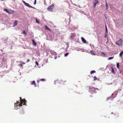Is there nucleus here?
<instances>
[{"instance_id":"f257e3e1","label":"nucleus","mask_w":123,"mask_h":123,"mask_svg":"<svg viewBox=\"0 0 123 123\" xmlns=\"http://www.w3.org/2000/svg\"><path fill=\"white\" fill-rule=\"evenodd\" d=\"M89 92L92 93L95 92L96 90L97 89V88H95L91 86H89Z\"/></svg>"},{"instance_id":"f03ea898","label":"nucleus","mask_w":123,"mask_h":123,"mask_svg":"<svg viewBox=\"0 0 123 123\" xmlns=\"http://www.w3.org/2000/svg\"><path fill=\"white\" fill-rule=\"evenodd\" d=\"M54 7V4L51 5L49 6L47 8V9L49 11H52L53 8Z\"/></svg>"},{"instance_id":"7ed1b4c3","label":"nucleus","mask_w":123,"mask_h":123,"mask_svg":"<svg viewBox=\"0 0 123 123\" xmlns=\"http://www.w3.org/2000/svg\"><path fill=\"white\" fill-rule=\"evenodd\" d=\"M122 42L123 41L121 39H120L118 41L116 42L115 44L117 45H121Z\"/></svg>"},{"instance_id":"20e7f679","label":"nucleus","mask_w":123,"mask_h":123,"mask_svg":"<svg viewBox=\"0 0 123 123\" xmlns=\"http://www.w3.org/2000/svg\"><path fill=\"white\" fill-rule=\"evenodd\" d=\"M20 101L21 102V104H23V105H25L26 104V101L25 99H22L21 97L20 98Z\"/></svg>"},{"instance_id":"39448f33","label":"nucleus","mask_w":123,"mask_h":123,"mask_svg":"<svg viewBox=\"0 0 123 123\" xmlns=\"http://www.w3.org/2000/svg\"><path fill=\"white\" fill-rule=\"evenodd\" d=\"M23 3L25 5V6H26L28 7L31 8H34V7H33L30 5L28 3H26L25 1L23 0Z\"/></svg>"},{"instance_id":"423d86ee","label":"nucleus","mask_w":123,"mask_h":123,"mask_svg":"<svg viewBox=\"0 0 123 123\" xmlns=\"http://www.w3.org/2000/svg\"><path fill=\"white\" fill-rule=\"evenodd\" d=\"M22 104H21V102H19L17 101V102L14 105L15 107L18 106H22Z\"/></svg>"},{"instance_id":"0eeeda50","label":"nucleus","mask_w":123,"mask_h":123,"mask_svg":"<svg viewBox=\"0 0 123 123\" xmlns=\"http://www.w3.org/2000/svg\"><path fill=\"white\" fill-rule=\"evenodd\" d=\"M95 3H94V6H93L94 7H95L96 6V4L98 3V2H99V1L98 0H95Z\"/></svg>"},{"instance_id":"6e6552de","label":"nucleus","mask_w":123,"mask_h":123,"mask_svg":"<svg viewBox=\"0 0 123 123\" xmlns=\"http://www.w3.org/2000/svg\"><path fill=\"white\" fill-rule=\"evenodd\" d=\"M81 40H82V41L85 43H86V41L85 39L84 38L82 37H81Z\"/></svg>"},{"instance_id":"1a4fd4ad","label":"nucleus","mask_w":123,"mask_h":123,"mask_svg":"<svg viewBox=\"0 0 123 123\" xmlns=\"http://www.w3.org/2000/svg\"><path fill=\"white\" fill-rule=\"evenodd\" d=\"M31 85H33L34 86L36 87L37 86V84L35 83V81H33L32 82V83H31Z\"/></svg>"},{"instance_id":"9d476101","label":"nucleus","mask_w":123,"mask_h":123,"mask_svg":"<svg viewBox=\"0 0 123 123\" xmlns=\"http://www.w3.org/2000/svg\"><path fill=\"white\" fill-rule=\"evenodd\" d=\"M43 81V82H44L46 81V79H43V78L40 79L39 81H37V83H38L39 82V81Z\"/></svg>"},{"instance_id":"9b49d317","label":"nucleus","mask_w":123,"mask_h":123,"mask_svg":"<svg viewBox=\"0 0 123 123\" xmlns=\"http://www.w3.org/2000/svg\"><path fill=\"white\" fill-rule=\"evenodd\" d=\"M32 41L33 42L32 44L33 45L35 46H36L37 45V43L36 42H35L34 40L33 39L32 40Z\"/></svg>"},{"instance_id":"f8f14e48","label":"nucleus","mask_w":123,"mask_h":123,"mask_svg":"<svg viewBox=\"0 0 123 123\" xmlns=\"http://www.w3.org/2000/svg\"><path fill=\"white\" fill-rule=\"evenodd\" d=\"M17 22H18L16 20L13 23V26H14L17 25Z\"/></svg>"},{"instance_id":"ddd939ff","label":"nucleus","mask_w":123,"mask_h":123,"mask_svg":"<svg viewBox=\"0 0 123 123\" xmlns=\"http://www.w3.org/2000/svg\"><path fill=\"white\" fill-rule=\"evenodd\" d=\"M115 116H116V117H119V114L118 113H116L114 114Z\"/></svg>"},{"instance_id":"4468645a","label":"nucleus","mask_w":123,"mask_h":123,"mask_svg":"<svg viewBox=\"0 0 123 123\" xmlns=\"http://www.w3.org/2000/svg\"><path fill=\"white\" fill-rule=\"evenodd\" d=\"M66 82V81H63V80H61V81L60 82L63 85H65L66 84H65L64 83H65Z\"/></svg>"},{"instance_id":"2eb2a0df","label":"nucleus","mask_w":123,"mask_h":123,"mask_svg":"<svg viewBox=\"0 0 123 123\" xmlns=\"http://www.w3.org/2000/svg\"><path fill=\"white\" fill-rule=\"evenodd\" d=\"M19 113L21 114H23L24 113V111L23 110H21L20 111Z\"/></svg>"},{"instance_id":"dca6fc26","label":"nucleus","mask_w":123,"mask_h":123,"mask_svg":"<svg viewBox=\"0 0 123 123\" xmlns=\"http://www.w3.org/2000/svg\"><path fill=\"white\" fill-rule=\"evenodd\" d=\"M111 68L112 69V70H111L112 72V73H113V74H115V72L114 71L113 68L112 67H111Z\"/></svg>"},{"instance_id":"f3484780","label":"nucleus","mask_w":123,"mask_h":123,"mask_svg":"<svg viewBox=\"0 0 123 123\" xmlns=\"http://www.w3.org/2000/svg\"><path fill=\"white\" fill-rule=\"evenodd\" d=\"M45 28L46 29L50 31H51V30H50V29L49 28V27H48L47 26L45 25Z\"/></svg>"},{"instance_id":"a211bd4d","label":"nucleus","mask_w":123,"mask_h":123,"mask_svg":"<svg viewBox=\"0 0 123 123\" xmlns=\"http://www.w3.org/2000/svg\"><path fill=\"white\" fill-rule=\"evenodd\" d=\"M123 54V51H122L120 52L119 54V56L120 57H121Z\"/></svg>"},{"instance_id":"6ab92c4d","label":"nucleus","mask_w":123,"mask_h":123,"mask_svg":"<svg viewBox=\"0 0 123 123\" xmlns=\"http://www.w3.org/2000/svg\"><path fill=\"white\" fill-rule=\"evenodd\" d=\"M105 7H106V9H107L108 8V4L107 3V1H106L105 3Z\"/></svg>"},{"instance_id":"aec40b11","label":"nucleus","mask_w":123,"mask_h":123,"mask_svg":"<svg viewBox=\"0 0 123 123\" xmlns=\"http://www.w3.org/2000/svg\"><path fill=\"white\" fill-rule=\"evenodd\" d=\"M96 73V71H95V70H92V71H91L90 72V74H92L93 73Z\"/></svg>"},{"instance_id":"412c9836","label":"nucleus","mask_w":123,"mask_h":123,"mask_svg":"<svg viewBox=\"0 0 123 123\" xmlns=\"http://www.w3.org/2000/svg\"><path fill=\"white\" fill-rule=\"evenodd\" d=\"M101 53V54L103 55L104 56H105L106 54L104 52H102Z\"/></svg>"},{"instance_id":"4be33fe9","label":"nucleus","mask_w":123,"mask_h":123,"mask_svg":"<svg viewBox=\"0 0 123 123\" xmlns=\"http://www.w3.org/2000/svg\"><path fill=\"white\" fill-rule=\"evenodd\" d=\"M113 57H110L108 59V60H111L113 58Z\"/></svg>"},{"instance_id":"5701e85b","label":"nucleus","mask_w":123,"mask_h":123,"mask_svg":"<svg viewBox=\"0 0 123 123\" xmlns=\"http://www.w3.org/2000/svg\"><path fill=\"white\" fill-rule=\"evenodd\" d=\"M107 33H105V37H107L108 35L107 34Z\"/></svg>"},{"instance_id":"b1692460","label":"nucleus","mask_w":123,"mask_h":123,"mask_svg":"<svg viewBox=\"0 0 123 123\" xmlns=\"http://www.w3.org/2000/svg\"><path fill=\"white\" fill-rule=\"evenodd\" d=\"M117 68H119V63H117Z\"/></svg>"},{"instance_id":"393cba45","label":"nucleus","mask_w":123,"mask_h":123,"mask_svg":"<svg viewBox=\"0 0 123 123\" xmlns=\"http://www.w3.org/2000/svg\"><path fill=\"white\" fill-rule=\"evenodd\" d=\"M23 33L24 34H25V36L27 35V33L25 31V30L23 31Z\"/></svg>"},{"instance_id":"a878e982","label":"nucleus","mask_w":123,"mask_h":123,"mask_svg":"<svg viewBox=\"0 0 123 123\" xmlns=\"http://www.w3.org/2000/svg\"><path fill=\"white\" fill-rule=\"evenodd\" d=\"M69 54V53H67L66 54H65V55H64V56H67Z\"/></svg>"},{"instance_id":"bb28decb","label":"nucleus","mask_w":123,"mask_h":123,"mask_svg":"<svg viewBox=\"0 0 123 123\" xmlns=\"http://www.w3.org/2000/svg\"><path fill=\"white\" fill-rule=\"evenodd\" d=\"M93 78L94 80H96L97 79V78L96 76H95Z\"/></svg>"},{"instance_id":"cd10ccee","label":"nucleus","mask_w":123,"mask_h":123,"mask_svg":"<svg viewBox=\"0 0 123 123\" xmlns=\"http://www.w3.org/2000/svg\"><path fill=\"white\" fill-rule=\"evenodd\" d=\"M4 11H6L7 12H8V10L6 9H4Z\"/></svg>"},{"instance_id":"c85d7f7f","label":"nucleus","mask_w":123,"mask_h":123,"mask_svg":"<svg viewBox=\"0 0 123 123\" xmlns=\"http://www.w3.org/2000/svg\"><path fill=\"white\" fill-rule=\"evenodd\" d=\"M105 29H106V31H105V32L106 33H107L108 31H107V27H106V28Z\"/></svg>"},{"instance_id":"c756f323","label":"nucleus","mask_w":123,"mask_h":123,"mask_svg":"<svg viewBox=\"0 0 123 123\" xmlns=\"http://www.w3.org/2000/svg\"><path fill=\"white\" fill-rule=\"evenodd\" d=\"M35 63L37 65H38V63L37 61Z\"/></svg>"},{"instance_id":"7c9ffc66","label":"nucleus","mask_w":123,"mask_h":123,"mask_svg":"<svg viewBox=\"0 0 123 123\" xmlns=\"http://www.w3.org/2000/svg\"><path fill=\"white\" fill-rule=\"evenodd\" d=\"M58 82V81L56 80H55L54 81V84H56V83Z\"/></svg>"},{"instance_id":"2f4dec72","label":"nucleus","mask_w":123,"mask_h":123,"mask_svg":"<svg viewBox=\"0 0 123 123\" xmlns=\"http://www.w3.org/2000/svg\"><path fill=\"white\" fill-rule=\"evenodd\" d=\"M36 22L38 23V24L39 23V22L38 21L37 18L36 19Z\"/></svg>"},{"instance_id":"473e14b6","label":"nucleus","mask_w":123,"mask_h":123,"mask_svg":"<svg viewBox=\"0 0 123 123\" xmlns=\"http://www.w3.org/2000/svg\"><path fill=\"white\" fill-rule=\"evenodd\" d=\"M19 66L20 67H22V64H19Z\"/></svg>"},{"instance_id":"72a5a7b5","label":"nucleus","mask_w":123,"mask_h":123,"mask_svg":"<svg viewBox=\"0 0 123 123\" xmlns=\"http://www.w3.org/2000/svg\"><path fill=\"white\" fill-rule=\"evenodd\" d=\"M36 0H35V2L34 3V4L35 5L36 4Z\"/></svg>"},{"instance_id":"f704fd0d","label":"nucleus","mask_w":123,"mask_h":123,"mask_svg":"<svg viewBox=\"0 0 123 123\" xmlns=\"http://www.w3.org/2000/svg\"><path fill=\"white\" fill-rule=\"evenodd\" d=\"M7 12L9 14H10V13H12L11 12H10L8 11V12Z\"/></svg>"},{"instance_id":"c9c22d12","label":"nucleus","mask_w":123,"mask_h":123,"mask_svg":"<svg viewBox=\"0 0 123 123\" xmlns=\"http://www.w3.org/2000/svg\"><path fill=\"white\" fill-rule=\"evenodd\" d=\"M92 54L93 55H95V54L94 53H92Z\"/></svg>"},{"instance_id":"e433bc0d","label":"nucleus","mask_w":123,"mask_h":123,"mask_svg":"<svg viewBox=\"0 0 123 123\" xmlns=\"http://www.w3.org/2000/svg\"><path fill=\"white\" fill-rule=\"evenodd\" d=\"M30 61V60L29 59H28L27 61V62H29Z\"/></svg>"},{"instance_id":"4c0bfd02","label":"nucleus","mask_w":123,"mask_h":123,"mask_svg":"<svg viewBox=\"0 0 123 123\" xmlns=\"http://www.w3.org/2000/svg\"><path fill=\"white\" fill-rule=\"evenodd\" d=\"M21 64H22V65H23V64H25V63L23 62H22Z\"/></svg>"},{"instance_id":"58836bf2","label":"nucleus","mask_w":123,"mask_h":123,"mask_svg":"<svg viewBox=\"0 0 123 123\" xmlns=\"http://www.w3.org/2000/svg\"><path fill=\"white\" fill-rule=\"evenodd\" d=\"M93 52L92 50L90 51V53H92Z\"/></svg>"},{"instance_id":"ea45409f","label":"nucleus","mask_w":123,"mask_h":123,"mask_svg":"<svg viewBox=\"0 0 123 123\" xmlns=\"http://www.w3.org/2000/svg\"><path fill=\"white\" fill-rule=\"evenodd\" d=\"M105 28H106V27H107V26H106V25H105Z\"/></svg>"},{"instance_id":"a19ab883","label":"nucleus","mask_w":123,"mask_h":123,"mask_svg":"<svg viewBox=\"0 0 123 123\" xmlns=\"http://www.w3.org/2000/svg\"><path fill=\"white\" fill-rule=\"evenodd\" d=\"M113 114V112H112V113H111V114Z\"/></svg>"},{"instance_id":"79ce46f5","label":"nucleus","mask_w":123,"mask_h":123,"mask_svg":"<svg viewBox=\"0 0 123 123\" xmlns=\"http://www.w3.org/2000/svg\"><path fill=\"white\" fill-rule=\"evenodd\" d=\"M2 0V1H3V0Z\"/></svg>"},{"instance_id":"37998d69","label":"nucleus","mask_w":123,"mask_h":123,"mask_svg":"<svg viewBox=\"0 0 123 123\" xmlns=\"http://www.w3.org/2000/svg\"><path fill=\"white\" fill-rule=\"evenodd\" d=\"M20 62L21 63V62Z\"/></svg>"}]
</instances>
